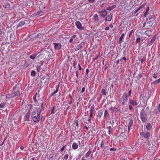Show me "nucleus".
<instances>
[{
    "instance_id": "obj_27",
    "label": "nucleus",
    "mask_w": 160,
    "mask_h": 160,
    "mask_svg": "<svg viewBox=\"0 0 160 160\" xmlns=\"http://www.w3.org/2000/svg\"><path fill=\"white\" fill-rule=\"evenodd\" d=\"M108 12L106 10H105L102 15H101V17L102 18H104L107 14Z\"/></svg>"
},
{
    "instance_id": "obj_22",
    "label": "nucleus",
    "mask_w": 160,
    "mask_h": 160,
    "mask_svg": "<svg viewBox=\"0 0 160 160\" xmlns=\"http://www.w3.org/2000/svg\"><path fill=\"white\" fill-rule=\"evenodd\" d=\"M146 127V129L148 130H150L152 128V126H151V124L148 122L147 124Z\"/></svg>"
},
{
    "instance_id": "obj_30",
    "label": "nucleus",
    "mask_w": 160,
    "mask_h": 160,
    "mask_svg": "<svg viewBox=\"0 0 160 160\" xmlns=\"http://www.w3.org/2000/svg\"><path fill=\"white\" fill-rule=\"evenodd\" d=\"M142 73H139L137 76L136 78L138 80H139L142 77Z\"/></svg>"
},
{
    "instance_id": "obj_59",
    "label": "nucleus",
    "mask_w": 160,
    "mask_h": 160,
    "mask_svg": "<svg viewBox=\"0 0 160 160\" xmlns=\"http://www.w3.org/2000/svg\"><path fill=\"white\" fill-rule=\"evenodd\" d=\"M78 66L79 67V69L80 70H81L82 69V68L81 67V66L79 64H78Z\"/></svg>"
},
{
    "instance_id": "obj_31",
    "label": "nucleus",
    "mask_w": 160,
    "mask_h": 160,
    "mask_svg": "<svg viewBox=\"0 0 160 160\" xmlns=\"http://www.w3.org/2000/svg\"><path fill=\"white\" fill-rule=\"evenodd\" d=\"M36 75V72L34 70H32L31 72V75L32 77H34Z\"/></svg>"
},
{
    "instance_id": "obj_35",
    "label": "nucleus",
    "mask_w": 160,
    "mask_h": 160,
    "mask_svg": "<svg viewBox=\"0 0 160 160\" xmlns=\"http://www.w3.org/2000/svg\"><path fill=\"white\" fill-rule=\"evenodd\" d=\"M101 93L104 95H106V90L104 89L103 88L102 89Z\"/></svg>"
},
{
    "instance_id": "obj_11",
    "label": "nucleus",
    "mask_w": 160,
    "mask_h": 160,
    "mask_svg": "<svg viewBox=\"0 0 160 160\" xmlns=\"http://www.w3.org/2000/svg\"><path fill=\"white\" fill-rule=\"evenodd\" d=\"M148 23L150 24V27H152L155 22V20L154 18H151L150 20H147Z\"/></svg>"
},
{
    "instance_id": "obj_51",
    "label": "nucleus",
    "mask_w": 160,
    "mask_h": 160,
    "mask_svg": "<svg viewBox=\"0 0 160 160\" xmlns=\"http://www.w3.org/2000/svg\"><path fill=\"white\" fill-rule=\"evenodd\" d=\"M77 62H76V61H74V63L73 64V66L74 68H75L76 67V66L77 65Z\"/></svg>"
},
{
    "instance_id": "obj_53",
    "label": "nucleus",
    "mask_w": 160,
    "mask_h": 160,
    "mask_svg": "<svg viewBox=\"0 0 160 160\" xmlns=\"http://www.w3.org/2000/svg\"><path fill=\"white\" fill-rule=\"evenodd\" d=\"M33 100L35 102H37V99H36V97H35V95H34L33 96Z\"/></svg>"
},
{
    "instance_id": "obj_58",
    "label": "nucleus",
    "mask_w": 160,
    "mask_h": 160,
    "mask_svg": "<svg viewBox=\"0 0 160 160\" xmlns=\"http://www.w3.org/2000/svg\"><path fill=\"white\" fill-rule=\"evenodd\" d=\"M75 122L76 123V126L77 127H78V121L77 120H75Z\"/></svg>"
},
{
    "instance_id": "obj_26",
    "label": "nucleus",
    "mask_w": 160,
    "mask_h": 160,
    "mask_svg": "<svg viewBox=\"0 0 160 160\" xmlns=\"http://www.w3.org/2000/svg\"><path fill=\"white\" fill-rule=\"evenodd\" d=\"M42 110L40 108H37V113L38 115L40 116L41 112L42 111Z\"/></svg>"
},
{
    "instance_id": "obj_21",
    "label": "nucleus",
    "mask_w": 160,
    "mask_h": 160,
    "mask_svg": "<svg viewBox=\"0 0 160 160\" xmlns=\"http://www.w3.org/2000/svg\"><path fill=\"white\" fill-rule=\"evenodd\" d=\"M72 147L74 150H75L78 148V146L76 143L75 142L72 144Z\"/></svg>"
},
{
    "instance_id": "obj_9",
    "label": "nucleus",
    "mask_w": 160,
    "mask_h": 160,
    "mask_svg": "<svg viewBox=\"0 0 160 160\" xmlns=\"http://www.w3.org/2000/svg\"><path fill=\"white\" fill-rule=\"evenodd\" d=\"M30 116V110H28V112L24 117V120L25 121H29V118Z\"/></svg>"
},
{
    "instance_id": "obj_4",
    "label": "nucleus",
    "mask_w": 160,
    "mask_h": 160,
    "mask_svg": "<svg viewBox=\"0 0 160 160\" xmlns=\"http://www.w3.org/2000/svg\"><path fill=\"white\" fill-rule=\"evenodd\" d=\"M32 119L34 122L37 123L40 119V116H38L37 114V116H35L32 117Z\"/></svg>"
},
{
    "instance_id": "obj_56",
    "label": "nucleus",
    "mask_w": 160,
    "mask_h": 160,
    "mask_svg": "<svg viewBox=\"0 0 160 160\" xmlns=\"http://www.w3.org/2000/svg\"><path fill=\"white\" fill-rule=\"evenodd\" d=\"M154 113H155V114H158V113H159V112H158V111H157V109L154 110Z\"/></svg>"
},
{
    "instance_id": "obj_55",
    "label": "nucleus",
    "mask_w": 160,
    "mask_h": 160,
    "mask_svg": "<svg viewBox=\"0 0 160 160\" xmlns=\"http://www.w3.org/2000/svg\"><path fill=\"white\" fill-rule=\"evenodd\" d=\"M89 72V70L88 69H87L86 70V74L87 76L88 75V73Z\"/></svg>"
},
{
    "instance_id": "obj_50",
    "label": "nucleus",
    "mask_w": 160,
    "mask_h": 160,
    "mask_svg": "<svg viewBox=\"0 0 160 160\" xmlns=\"http://www.w3.org/2000/svg\"><path fill=\"white\" fill-rule=\"evenodd\" d=\"M122 60H124V61H125L126 62L127 59H126V57H123V58H121V59H120V61H122Z\"/></svg>"
},
{
    "instance_id": "obj_25",
    "label": "nucleus",
    "mask_w": 160,
    "mask_h": 160,
    "mask_svg": "<svg viewBox=\"0 0 160 160\" xmlns=\"http://www.w3.org/2000/svg\"><path fill=\"white\" fill-rule=\"evenodd\" d=\"M160 82V78L157 80H155L153 82L151 83V84H153L154 85H156L158 84V83Z\"/></svg>"
},
{
    "instance_id": "obj_34",
    "label": "nucleus",
    "mask_w": 160,
    "mask_h": 160,
    "mask_svg": "<svg viewBox=\"0 0 160 160\" xmlns=\"http://www.w3.org/2000/svg\"><path fill=\"white\" fill-rule=\"evenodd\" d=\"M102 114V110H100L98 113V116L101 117Z\"/></svg>"
},
{
    "instance_id": "obj_23",
    "label": "nucleus",
    "mask_w": 160,
    "mask_h": 160,
    "mask_svg": "<svg viewBox=\"0 0 160 160\" xmlns=\"http://www.w3.org/2000/svg\"><path fill=\"white\" fill-rule=\"evenodd\" d=\"M91 149H90L88 152L85 155L84 157H85L86 158H88L89 157L91 153Z\"/></svg>"
},
{
    "instance_id": "obj_10",
    "label": "nucleus",
    "mask_w": 160,
    "mask_h": 160,
    "mask_svg": "<svg viewBox=\"0 0 160 160\" xmlns=\"http://www.w3.org/2000/svg\"><path fill=\"white\" fill-rule=\"evenodd\" d=\"M133 120L132 119H130L129 121V123H128V132H129L130 131V129H131L132 126L133 125Z\"/></svg>"
},
{
    "instance_id": "obj_45",
    "label": "nucleus",
    "mask_w": 160,
    "mask_h": 160,
    "mask_svg": "<svg viewBox=\"0 0 160 160\" xmlns=\"http://www.w3.org/2000/svg\"><path fill=\"white\" fill-rule=\"evenodd\" d=\"M145 60L146 58L145 57H143L142 58L141 60V63H142L144 61H145Z\"/></svg>"
},
{
    "instance_id": "obj_17",
    "label": "nucleus",
    "mask_w": 160,
    "mask_h": 160,
    "mask_svg": "<svg viewBox=\"0 0 160 160\" xmlns=\"http://www.w3.org/2000/svg\"><path fill=\"white\" fill-rule=\"evenodd\" d=\"M3 7L6 9H8L10 7V5L8 3H5L3 5Z\"/></svg>"
},
{
    "instance_id": "obj_24",
    "label": "nucleus",
    "mask_w": 160,
    "mask_h": 160,
    "mask_svg": "<svg viewBox=\"0 0 160 160\" xmlns=\"http://www.w3.org/2000/svg\"><path fill=\"white\" fill-rule=\"evenodd\" d=\"M93 19L95 21L98 22L99 20V18L98 15L97 14H94L93 16Z\"/></svg>"
},
{
    "instance_id": "obj_18",
    "label": "nucleus",
    "mask_w": 160,
    "mask_h": 160,
    "mask_svg": "<svg viewBox=\"0 0 160 160\" xmlns=\"http://www.w3.org/2000/svg\"><path fill=\"white\" fill-rule=\"evenodd\" d=\"M129 101L130 103L133 106H136L137 105V102H134L132 98H130L129 99Z\"/></svg>"
},
{
    "instance_id": "obj_62",
    "label": "nucleus",
    "mask_w": 160,
    "mask_h": 160,
    "mask_svg": "<svg viewBox=\"0 0 160 160\" xmlns=\"http://www.w3.org/2000/svg\"><path fill=\"white\" fill-rule=\"evenodd\" d=\"M148 12L146 11V12H145V13H144V14L143 15V16L145 17H146V16L148 14Z\"/></svg>"
},
{
    "instance_id": "obj_54",
    "label": "nucleus",
    "mask_w": 160,
    "mask_h": 160,
    "mask_svg": "<svg viewBox=\"0 0 160 160\" xmlns=\"http://www.w3.org/2000/svg\"><path fill=\"white\" fill-rule=\"evenodd\" d=\"M95 0H88L89 3H92L94 2Z\"/></svg>"
},
{
    "instance_id": "obj_47",
    "label": "nucleus",
    "mask_w": 160,
    "mask_h": 160,
    "mask_svg": "<svg viewBox=\"0 0 160 160\" xmlns=\"http://www.w3.org/2000/svg\"><path fill=\"white\" fill-rule=\"evenodd\" d=\"M104 146V144L103 143V141H102V143L101 144L100 147L101 148H103Z\"/></svg>"
},
{
    "instance_id": "obj_40",
    "label": "nucleus",
    "mask_w": 160,
    "mask_h": 160,
    "mask_svg": "<svg viewBox=\"0 0 160 160\" xmlns=\"http://www.w3.org/2000/svg\"><path fill=\"white\" fill-rule=\"evenodd\" d=\"M108 114V112L107 110H105L104 114V117L106 118L107 115Z\"/></svg>"
},
{
    "instance_id": "obj_29",
    "label": "nucleus",
    "mask_w": 160,
    "mask_h": 160,
    "mask_svg": "<svg viewBox=\"0 0 160 160\" xmlns=\"http://www.w3.org/2000/svg\"><path fill=\"white\" fill-rule=\"evenodd\" d=\"M56 108V107L55 106H54L52 108V110H51V114H53L55 113L54 110Z\"/></svg>"
},
{
    "instance_id": "obj_42",
    "label": "nucleus",
    "mask_w": 160,
    "mask_h": 160,
    "mask_svg": "<svg viewBox=\"0 0 160 160\" xmlns=\"http://www.w3.org/2000/svg\"><path fill=\"white\" fill-rule=\"evenodd\" d=\"M4 34L2 31L0 30V37H4Z\"/></svg>"
},
{
    "instance_id": "obj_38",
    "label": "nucleus",
    "mask_w": 160,
    "mask_h": 160,
    "mask_svg": "<svg viewBox=\"0 0 160 160\" xmlns=\"http://www.w3.org/2000/svg\"><path fill=\"white\" fill-rule=\"evenodd\" d=\"M41 66L40 65H37V70L38 72H40V71L41 69Z\"/></svg>"
},
{
    "instance_id": "obj_16",
    "label": "nucleus",
    "mask_w": 160,
    "mask_h": 160,
    "mask_svg": "<svg viewBox=\"0 0 160 160\" xmlns=\"http://www.w3.org/2000/svg\"><path fill=\"white\" fill-rule=\"evenodd\" d=\"M112 19V15L111 14L108 15L107 16L105 19V21H110Z\"/></svg>"
},
{
    "instance_id": "obj_19",
    "label": "nucleus",
    "mask_w": 160,
    "mask_h": 160,
    "mask_svg": "<svg viewBox=\"0 0 160 160\" xmlns=\"http://www.w3.org/2000/svg\"><path fill=\"white\" fill-rule=\"evenodd\" d=\"M37 55V53H34L30 55V58L34 60L35 59Z\"/></svg>"
},
{
    "instance_id": "obj_39",
    "label": "nucleus",
    "mask_w": 160,
    "mask_h": 160,
    "mask_svg": "<svg viewBox=\"0 0 160 160\" xmlns=\"http://www.w3.org/2000/svg\"><path fill=\"white\" fill-rule=\"evenodd\" d=\"M69 97H70V98L71 99V100H70V102L69 103V104H71L72 102V96L71 94H69Z\"/></svg>"
},
{
    "instance_id": "obj_2",
    "label": "nucleus",
    "mask_w": 160,
    "mask_h": 160,
    "mask_svg": "<svg viewBox=\"0 0 160 160\" xmlns=\"http://www.w3.org/2000/svg\"><path fill=\"white\" fill-rule=\"evenodd\" d=\"M143 109L140 112L141 119L142 122H144L147 120V114Z\"/></svg>"
},
{
    "instance_id": "obj_64",
    "label": "nucleus",
    "mask_w": 160,
    "mask_h": 160,
    "mask_svg": "<svg viewBox=\"0 0 160 160\" xmlns=\"http://www.w3.org/2000/svg\"><path fill=\"white\" fill-rule=\"evenodd\" d=\"M158 111L159 113H160V104L158 106Z\"/></svg>"
},
{
    "instance_id": "obj_57",
    "label": "nucleus",
    "mask_w": 160,
    "mask_h": 160,
    "mask_svg": "<svg viewBox=\"0 0 160 160\" xmlns=\"http://www.w3.org/2000/svg\"><path fill=\"white\" fill-rule=\"evenodd\" d=\"M153 18L152 17V16L151 15H150V16H148L147 19H148V20L150 19L151 18Z\"/></svg>"
},
{
    "instance_id": "obj_28",
    "label": "nucleus",
    "mask_w": 160,
    "mask_h": 160,
    "mask_svg": "<svg viewBox=\"0 0 160 160\" xmlns=\"http://www.w3.org/2000/svg\"><path fill=\"white\" fill-rule=\"evenodd\" d=\"M106 10L105 9H103L99 11L98 12L100 17H101V15H102V13H103L104 12H105Z\"/></svg>"
},
{
    "instance_id": "obj_36",
    "label": "nucleus",
    "mask_w": 160,
    "mask_h": 160,
    "mask_svg": "<svg viewBox=\"0 0 160 160\" xmlns=\"http://www.w3.org/2000/svg\"><path fill=\"white\" fill-rule=\"evenodd\" d=\"M158 75V73H156V72L155 73L153 74V78L155 79H156L157 78Z\"/></svg>"
},
{
    "instance_id": "obj_46",
    "label": "nucleus",
    "mask_w": 160,
    "mask_h": 160,
    "mask_svg": "<svg viewBox=\"0 0 160 160\" xmlns=\"http://www.w3.org/2000/svg\"><path fill=\"white\" fill-rule=\"evenodd\" d=\"M5 103H1L0 104V108H2L4 107L5 105Z\"/></svg>"
},
{
    "instance_id": "obj_15",
    "label": "nucleus",
    "mask_w": 160,
    "mask_h": 160,
    "mask_svg": "<svg viewBox=\"0 0 160 160\" xmlns=\"http://www.w3.org/2000/svg\"><path fill=\"white\" fill-rule=\"evenodd\" d=\"M116 7V5H114L111 6H109L107 8L106 10H108V11H111L115 8Z\"/></svg>"
},
{
    "instance_id": "obj_63",
    "label": "nucleus",
    "mask_w": 160,
    "mask_h": 160,
    "mask_svg": "<svg viewBox=\"0 0 160 160\" xmlns=\"http://www.w3.org/2000/svg\"><path fill=\"white\" fill-rule=\"evenodd\" d=\"M65 149V146H63L61 149L60 150V151L62 152Z\"/></svg>"
},
{
    "instance_id": "obj_37",
    "label": "nucleus",
    "mask_w": 160,
    "mask_h": 160,
    "mask_svg": "<svg viewBox=\"0 0 160 160\" xmlns=\"http://www.w3.org/2000/svg\"><path fill=\"white\" fill-rule=\"evenodd\" d=\"M43 11L40 10L39 11H38L36 12V14H37V15H38V16L41 14L43 13Z\"/></svg>"
},
{
    "instance_id": "obj_1",
    "label": "nucleus",
    "mask_w": 160,
    "mask_h": 160,
    "mask_svg": "<svg viewBox=\"0 0 160 160\" xmlns=\"http://www.w3.org/2000/svg\"><path fill=\"white\" fill-rule=\"evenodd\" d=\"M19 85L17 84L15 87L13 88V90L9 92L6 97L8 98H12L14 97L19 96L20 95V88L18 87Z\"/></svg>"
},
{
    "instance_id": "obj_12",
    "label": "nucleus",
    "mask_w": 160,
    "mask_h": 160,
    "mask_svg": "<svg viewBox=\"0 0 160 160\" xmlns=\"http://www.w3.org/2000/svg\"><path fill=\"white\" fill-rule=\"evenodd\" d=\"M145 4V3H144L140 7H139L138 8L137 10L135 11L134 12L135 13L139 12L138 13L141 12L142 11V8L143 7L144 5Z\"/></svg>"
},
{
    "instance_id": "obj_13",
    "label": "nucleus",
    "mask_w": 160,
    "mask_h": 160,
    "mask_svg": "<svg viewBox=\"0 0 160 160\" xmlns=\"http://www.w3.org/2000/svg\"><path fill=\"white\" fill-rule=\"evenodd\" d=\"M94 105H92L90 109V115L89 118H91L92 116L93 110H94Z\"/></svg>"
},
{
    "instance_id": "obj_14",
    "label": "nucleus",
    "mask_w": 160,
    "mask_h": 160,
    "mask_svg": "<svg viewBox=\"0 0 160 160\" xmlns=\"http://www.w3.org/2000/svg\"><path fill=\"white\" fill-rule=\"evenodd\" d=\"M59 86H60L59 83L58 85L56 86V90L54 92H53L52 93L51 95V97L52 96L55 94L56 93H57L58 92V89H59Z\"/></svg>"
},
{
    "instance_id": "obj_61",
    "label": "nucleus",
    "mask_w": 160,
    "mask_h": 160,
    "mask_svg": "<svg viewBox=\"0 0 160 160\" xmlns=\"http://www.w3.org/2000/svg\"><path fill=\"white\" fill-rule=\"evenodd\" d=\"M73 39L71 38L69 40V42L70 43H72V42Z\"/></svg>"
},
{
    "instance_id": "obj_43",
    "label": "nucleus",
    "mask_w": 160,
    "mask_h": 160,
    "mask_svg": "<svg viewBox=\"0 0 160 160\" xmlns=\"http://www.w3.org/2000/svg\"><path fill=\"white\" fill-rule=\"evenodd\" d=\"M141 40V39L139 38H137L136 41H135V42L136 43H139Z\"/></svg>"
},
{
    "instance_id": "obj_33",
    "label": "nucleus",
    "mask_w": 160,
    "mask_h": 160,
    "mask_svg": "<svg viewBox=\"0 0 160 160\" xmlns=\"http://www.w3.org/2000/svg\"><path fill=\"white\" fill-rule=\"evenodd\" d=\"M124 36V33L122 34L121 35L120 38H119V40H120V41H122V40L123 39Z\"/></svg>"
},
{
    "instance_id": "obj_8",
    "label": "nucleus",
    "mask_w": 160,
    "mask_h": 160,
    "mask_svg": "<svg viewBox=\"0 0 160 160\" xmlns=\"http://www.w3.org/2000/svg\"><path fill=\"white\" fill-rule=\"evenodd\" d=\"M156 38V35H154L151 40L148 41V45L149 46H151L152 45L154 42V41L155 40Z\"/></svg>"
},
{
    "instance_id": "obj_5",
    "label": "nucleus",
    "mask_w": 160,
    "mask_h": 160,
    "mask_svg": "<svg viewBox=\"0 0 160 160\" xmlns=\"http://www.w3.org/2000/svg\"><path fill=\"white\" fill-rule=\"evenodd\" d=\"M53 44L54 45V49L55 50H59L61 48L62 46L60 43H54Z\"/></svg>"
},
{
    "instance_id": "obj_49",
    "label": "nucleus",
    "mask_w": 160,
    "mask_h": 160,
    "mask_svg": "<svg viewBox=\"0 0 160 160\" xmlns=\"http://www.w3.org/2000/svg\"><path fill=\"white\" fill-rule=\"evenodd\" d=\"M128 108L131 111L132 110V106L131 105H129L128 106Z\"/></svg>"
},
{
    "instance_id": "obj_60",
    "label": "nucleus",
    "mask_w": 160,
    "mask_h": 160,
    "mask_svg": "<svg viewBox=\"0 0 160 160\" xmlns=\"http://www.w3.org/2000/svg\"><path fill=\"white\" fill-rule=\"evenodd\" d=\"M132 31H131L130 32V33L129 35V36H128V37L129 38L131 36V35H132Z\"/></svg>"
},
{
    "instance_id": "obj_41",
    "label": "nucleus",
    "mask_w": 160,
    "mask_h": 160,
    "mask_svg": "<svg viewBox=\"0 0 160 160\" xmlns=\"http://www.w3.org/2000/svg\"><path fill=\"white\" fill-rule=\"evenodd\" d=\"M41 110H42V109L43 108H44V107L43 106V102L42 101H41Z\"/></svg>"
},
{
    "instance_id": "obj_6",
    "label": "nucleus",
    "mask_w": 160,
    "mask_h": 160,
    "mask_svg": "<svg viewBox=\"0 0 160 160\" xmlns=\"http://www.w3.org/2000/svg\"><path fill=\"white\" fill-rule=\"evenodd\" d=\"M75 24L78 28L80 30L84 29V28L82 26V24L79 21H76L75 22Z\"/></svg>"
},
{
    "instance_id": "obj_7",
    "label": "nucleus",
    "mask_w": 160,
    "mask_h": 160,
    "mask_svg": "<svg viewBox=\"0 0 160 160\" xmlns=\"http://www.w3.org/2000/svg\"><path fill=\"white\" fill-rule=\"evenodd\" d=\"M84 44L85 43L84 42H81L76 47V48H75V51H78L80 49H81L82 48L83 46H84Z\"/></svg>"
},
{
    "instance_id": "obj_48",
    "label": "nucleus",
    "mask_w": 160,
    "mask_h": 160,
    "mask_svg": "<svg viewBox=\"0 0 160 160\" xmlns=\"http://www.w3.org/2000/svg\"><path fill=\"white\" fill-rule=\"evenodd\" d=\"M115 109H117V108L115 107H112V106H111L110 109H109V110H114Z\"/></svg>"
},
{
    "instance_id": "obj_20",
    "label": "nucleus",
    "mask_w": 160,
    "mask_h": 160,
    "mask_svg": "<svg viewBox=\"0 0 160 160\" xmlns=\"http://www.w3.org/2000/svg\"><path fill=\"white\" fill-rule=\"evenodd\" d=\"M25 22L24 21H22L20 22L17 25L18 27H21L22 26L24 25L25 24Z\"/></svg>"
},
{
    "instance_id": "obj_44",
    "label": "nucleus",
    "mask_w": 160,
    "mask_h": 160,
    "mask_svg": "<svg viewBox=\"0 0 160 160\" xmlns=\"http://www.w3.org/2000/svg\"><path fill=\"white\" fill-rule=\"evenodd\" d=\"M68 154H66L64 157L63 158L65 159V160H67L68 159Z\"/></svg>"
},
{
    "instance_id": "obj_32",
    "label": "nucleus",
    "mask_w": 160,
    "mask_h": 160,
    "mask_svg": "<svg viewBox=\"0 0 160 160\" xmlns=\"http://www.w3.org/2000/svg\"><path fill=\"white\" fill-rule=\"evenodd\" d=\"M151 32V30H147L145 32V34L149 36L150 34H151L150 33Z\"/></svg>"
},
{
    "instance_id": "obj_3",
    "label": "nucleus",
    "mask_w": 160,
    "mask_h": 160,
    "mask_svg": "<svg viewBox=\"0 0 160 160\" xmlns=\"http://www.w3.org/2000/svg\"><path fill=\"white\" fill-rule=\"evenodd\" d=\"M140 135L143 137L147 139H149L150 137V133L148 132H142L140 133Z\"/></svg>"
},
{
    "instance_id": "obj_52",
    "label": "nucleus",
    "mask_w": 160,
    "mask_h": 160,
    "mask_svg": "<svg viewBox=\"0 0 160 160\" xmlns=\"http://www.w3.org/2000/svg\"><path fill=\"white\" fill-rule=\"evenodd\" d=\"M28 105L30 106V108L29 110H30V111L31 109H32V105L31 104H29Z\"/></svg>"
}]
</instances>
